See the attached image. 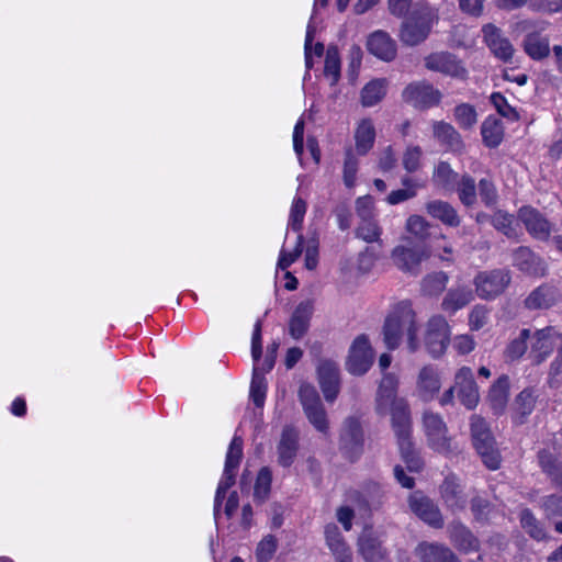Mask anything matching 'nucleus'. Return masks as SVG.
<instances>
[{
	"instance_id": "obj_59",
	"label": "nucleus",
	"mask_w": 562,
	"mask_h": 562,
	"mask_svg": "<svg viewBox=\"0 0 562 562\" xmlns=\"http://www.w3.org/2000/svg\"><path fill=\"white\" fill-rule=\"evenodd\" d=\"M423 149L419 145H408L402 156L403 168L408 173L418 171L422 167Z\"/></svg>"
},
{
	"instance_id": "obj_43",
	"label": "nucleus",
	"mask_w": 562,
	"mask_h": 562,
	"mask_svg": "<svg viewBox=\"0 0 562 562\" xmlns=\"http://www.w3.org/2000/svg\"><path fill=\"white\" fill-rule=\"evenodd\" d=\"M386 94V80L373 79L361 89L360 98L363 106L370 108L376 105Z\"/></svg>"
},
{
	"instance_id": "obj_11",
	"label": "nucleus",
	"mask_w": 562,
	"mask_h": 562,
	"mask_svg": "<svg viewBox=\"0 0 562 562\" xmlns=\"http://www.w3.org/2000/svg\"><path fill=\"white\" fill-rule=\"evenodd\" d=\"M450 341V328L446 318L441 315L432 316L427 323L425 346L434 358H439L446 352Z\"/></svg>"
},
{
	"instance_id": "obj_42",
	"label": "nucleus",
	"mask_w": 562,
	"mask_h": 562,
	"mask_svg": "<svg viewBox=\"0 0 562 562\" xmlns=\"http://www.w3.org/2000/svg\"><path fill=\"white\" fill-rule=\"evenodd\" d=\"M418 390L425 401H429L440 390V380L436 370L431 367H424L418 376Z\"/></svg>"
},
{
	"instance_id": "obj_53",
	"label": "nucleus",
	"mask_w": 562,
	"mask_h": 562,
	"mask_svg": "<svg viewBox=\"0 0 562 562\" xmlns=\"http://www.w3.org/2000/svg\"><path fill=\"white\" fill-rule=\"evenodd\" d=\"M267 382L259 366H255L252 370V379L250 383V397L257 407H262L266 400Z\"/></svg>"
},
{
	"instance_id": "obj_25",
	"label": "nucleus",
	"mask_w": 562,
	"mask_h": 562,
	"mask_svg": "<svg viewBox=\"0 0 562 562\" xmlns=\"http://www.w3.org/2000/svg\"><path fill=\"white\" fill-rule=\"evenodd\" d=\"M561 300V293L558 288L543 283L532 290L525 299L524 304L528 310H547Z\"/></svg>"
},
{
	"instance_id": "obj_7",
	"label": "nucleus",
	"mask_w": 562,
	"mask_h": 562,
	"mask_svg": "<svg viewBox=\"0 0 562 562\" xmlns=\"http://www.w3.org/2000/svg\"><path fill=\"white\" fill-rule=\"evenodd\" d=\"M517 218L524 224L527 233L541 243L548 241L554 231V225L546 215L531 205L519 207Z\"/></svg>"
},
{
	"instance_id": "obj_27",
	"label": "nucleus",
	"mask_w": 562,
	"mask_h": 562,
	"mask_svg": "<svg viewBox=\"0 0 562 562\" xmlns=\"http://www.w3.org/2000/svg\"><path fill=\"white\" fill-rule=\"evenodd\" d=\"M376 138V131L372 119H361L353 132L355 148L358 156H366L373 148Z\"/></svg>"
},
{
	"instance_id": "obj_47",
	"label": "nucleus",
	"mask_w": 562,
	"mask_h": 562,
	"mask_svg": "<svg viewBox=\"0 0 562 562\" xmlns=\"http://www.w3.org/2000/svg\"><path fill=\"white\" fill-rule=\"evenodd\" d=\"M402 460L411 472H419L424 462L415 449L412 438L396 441Z\"/></svg>"
},
{
	"instance_id": "obj_63",
	"label": "nucleus",
	"mask_w": 562,
	"mask_h": 562,
	"mask_svg": "<svg viewBox=\"0 0 562 562\" xmlns=\"http://www.w3.org/2000/svg\"><path fill=\"white\" fill-rule=\"evenodd\" d=\"M470 505L475 521L481 524L488 521L490 514L493 509V504L488 499L482 496H474Z\"/></svg>"
},
{
	"instance_id": "obj_3",
	"label": "nucleus",
	"mask_w": 562,
	"mask_h": 562,
	"mask_svg": "<svg viewBox=\"0 0 562 562\" xmlns=\"http://www.w3.org/2000/svg\"><path fill=\"white\" fill-rule=\"evenodd\" d=\"M470 432L474 449L490 470L501 467L502 457L488 423L480 415L470 418Z\"/></svg>"
},
{
	"instance_id": "obj_33",
	"label": "nucleus",
	"mask_w": 562,
	"mask_h": 562,
	"mask_svg": "<svg viewBox=\"0 0 562 562\" xmlns=\"http://www.w3.org/2000/svg\"><path fill=\"white\" fill-rule=\"evenodd\" d=\"M505 135L504 124L495 115H487L481 125L482 142L490 149L497 148Z\"/></svg>"
},
{
	"instance_id": "obj_55",
	"label": "nucleus",
	"mask_w": 562,
	"mask_h": 562,
	"mask_svg": "<svg viewBox=\"0 0 562 562\" xmlns=\"http://www.w3.org/2000/svg\"><path fill=\"white\" fill-rule=\"evenodd\" d=\"M490 102L496 112L509 122L520 121V114L516 108L512 106L502 92H493L490 95Z\"/></svg>"
},
{
	"instance_id": "obj_46",
	"label": "nucleus",
	"mask_w": 562,
	"mask_h": 562,
	"mask_svg": "<svg viewBox=\"0 0 562 562\" xmlns=\"http://www.w3.org/2000/svg\"><path fill=\"white\" fill-rule=\"evenodd\" d=\"M460 175L454 171L448 161H439L432 173L434 183L446 190L452 191Z\"/></svg>"
},
{
	"instance_id": "obj_5",
	"label": "nucleus",
	"mask_w": 562,
	"mask_h": 562,
	"mask_svg": "<svg viewBox=\"0 0 562 562\" xmlns=\"http://www.w3.org/2000/svg\"><path fill=\"white\" fill-rule=\"evenodd\" d=\"M442 93L426 79L409 82L402 91V101L417 111L424 112L441 104Z\"/></svg>"
},
{
	"instance_id": "obj_9",
	"label": "nucleus",
	"mask_w": 562,
	"mask_h": 562,
	"mask_svg": "<svg viewBox=\"0 0 562 562\" xmlns=\"http://www.w3.org/2000/svg\"><path fill=\"white\" fill-rule=\"evenodd\" d=\"M423 426L431 449L440 453L452 451L448 427L439 414L425 412L423 415Z\"/></svg>"
},
{
	"instance_id": "obj_56",
	"label": "nucleus",
	"mask_w": 562,
	"mask_h": 562,
	"mask_svg": "<svg viewBox=\"0 0 562 562\" xmlns=\"http://www.w3.org/2000/svg\"><path fill=\"white\" fill-rule=\"evenodd\" d=\"M453 116L462 130H471L477 122V113L474 105L465 102L456 105Z\"/></svg>"
},
{
	"instance_id": "obj_40",
	"label": "nucleus",
	"mask_w": 562,
	"mask_h": 562,
	"mask_svg": "<svg viewBox=\"0 0 562 562\" xmlns=\"http://www.w3.org/2000/svg\"><path fill=\"white\" fill-rule=\"evenodd\" d=\"M473 299V292L470 288L450 289L442 300L441 307L448 313H454L467 306Z\"/></svg>"
},
{
	"instance_id": "obj_50",
	"label": "nucleus",
	"mask_w": 562,
	"mask_h": 562,
	"mask_svg": "<svg viewBox=\"0 0 562 562\" xmlns=\"http://www.w3.org/2000/svg\"><path fill=\"white\" fill-rule=\"evenodd\" d=\"M448 276L445 272H434L423 278L420 291L425 296L439 295L447 285Z\"/></svg>"
},
{
	"instance_id": "obj_58",
	"label": "nucleus",
	"mask_w": 562,
	"mask_h": 562,
	"mask_svg": "<svg viewBox=\"0 0 562 562\" xmlns=\"http://www.w3.org/2000/svg\"><path fill=\"white\" fill-rule=\"evenodd\" d=\"M540 507L543 510L546 519L554 521L562 518V496L558 494L547 495L541 498Z\"/></svg>"
},
{
	"instance_id": "obj_24",
	"label": "nucleus",
	"mask_w": 562,
	"mask_h": 562,
	"mask_svg": "<svg viewBox=\"0 0 562 562\" xmlns=\"http://www.w3.org/2000/svg\"><path fill=\"white\" fill-rule=\"evenodd\" d=\"M391 409V425L396 441L412 438V417L406 401L394 402Z\"/></svg>"
},
{
	"instance_id": "obj_62",
	"label": "nucleus",
	"mask_w": 562,
	"mask_h": 562,
	"mask_svg": "<svg viewBox=\"0 0 562 562\" xmlns=\"http://www.w3.org/2000/svg\"><path fill=\"white\" fill-rule=\"evenodd\" d=\"M406 231L423 243L429 235V224L420 215H411L406 221Z\"/></svg>"
},
{
	"instance_id": "obj_2",
	"label": "nucleus",
	"mask_w": 562,
	"mask_h": 562,
	"mask_svg": "<svg viewBox=\"0 0 562 562\" xmlns=\"http://www.w3.org/2000/svg\"><path fill=\"white\" fill-rule=\"evenodd\" d=\"M416 333L417 326L412 304L408 301L400 302L384 322L383 339L386 347L391 350L396 349L401 344L403 335L406 334L408 348L414 352L418 348Z\"/></svg>"
},
{
	"instance_id": "obj_54",
	"label": "nucleus",
	"mask_w": 562,
	"mask_h": 562,
	"mask_svg": "<svg viewBox=\"0 0 562 562\" xmlns=\"http://www.w3.org/2000/svg\"><path fill=\"white\" fill-rule=\"evenodd\" d=\"M477 195L481 199L482 204L486 209H494L497 204L498 194L497 188L492 178H482L477 182L476 187Z\"/></svg>"
},
{
	"instance_id": "obj_10",
	"label": "nucleus",
	"mask_w": 562,
	"mask_h": 562,
	"mask_svg": "<svg viewBox=\"0 0 562 562\" xmlns=\"http://www.w3.org/2000/svg\"><path fill=\"white\" fill-rule=\"evenodd\" d=\"M425 68L457 79H467L468 70L461 59L450 52L430 53L424 58Z\"/></svg>"
},
{
	"instance_id": "obj_51",
	"label": "nucleus",
	"mask_w": 562,
	"mask_h": 562,
	"mask_svg": "<svg viewBox=\"0 0 562 562\" xmlns=\"http://www.w3.org/2000/svg\"><path fill=\"white\" fill-rule=\"evenodd\" d=\"M382 229L378 224L376 220L371 216H362L359 223L356 235L368 244H372L380 240Z\"/></svg>"
},
{
	"instance_id": "obj_44",
	"label": "nucleus",
	"mask_w": 562,
	"mask_h": 562,
	"mask_svg": "<svg viewBox=\"0 0 562 562\" xmlns=\"http://www.w3.org/2000/svg\"><path fill=\"white\" fill-rule=\"evenodd\" d=\"M477 295L484 300L497 296V279L495 270L481 271L474 278Z\"/></svg>"
},
{
	"instance_id": "obj_1",
	"label": "nucleus",
	"mask_w": 562,
	"mask_h": 562,
	"mask_svg": "<svg viewBox=\"0 0 562 562\" xmlns=\"http://www.w3.org/2000/svg\"><path fill=\"white\" fill-rule=\"evenodd\" d=\"M389 12L398 19L404 18L400 40L407 46H416L429 36L439 20L438 10L427 1L387 0Z\"/></svg>"
},
{
	"instance_id": "obj_12",
	"label": "nucleus",
	"mask_w": 562,
	"mask_h": 562,
	"mask_svg": "<svg viewBox=\"0 0 562 562\" xmlns=\"http://www.w3.org/2000/svg\"><path fill=\"white\" fill-rule=\"evenodd\" d=\"M374 352L370 346L367 335H359L352 342L348 360L347 370L353 375L364 374L373 363Z\"/></svg>"
},
{
	"instance_id": "obj_29",
	"label": "nucleus",
	"mask_w": 562,
	"mask_h": 562,
	"mask_svg": "<svg viewBox=\"0 0 562 562\" xmlns=\"http://www.w3.org/2000/svg\"><path fill=\"white\" fill-rule=\"evenodd\" d=\"M416 555L422 562H462L449 547L436 542L419 543Z\"/></svg>"
},
{
	"instance_id": "obj_19",
	"label": "nucleus",
	"mask_w": 562,
	"mask_h": 562,
	"mask_svg": "<svg viewBox=\"0 0 562 562\" xmlns=\"http://www.w3.org/2000/svg\"><path fill=\"white\" fill-rule=\"evenodd\" d=\"M368 52L384 61H392L397 55L395 41L385 31H374L367 40Z\"/></svg>"
},
{
	"instance_id": "obj_8",
	"label": "nucleus",
	"mask_w": 562,
	"mask_h": 562,
	"mask_svg": "<svg viewBox=\"0 0 562 562\" xmlns=\"http://www.w3.org/2000/svg\"><path fill=\"white\" fill-rule=\"evenodd\" d=\"M481 32L483 43L496 59L504 64L513 63L516 49L501 27L494 23H486L482 26Z\"/></svg>"
},
{
	"instance_id": "obj_45",
	"label": "nucleus",
	"mask_w": 562,
	"mask_h": 562,
	"mask_svg": "<svg viewBox=\"0 0 562 562\" xmlns=\"http://www.w3.org/2000/svg\"><path fill=\"white\" fill-rule=\"evenodd\" d=\"M341 59L338 46L329 44L325 53L324 76L330 80V85L335 86L340 79Z\"/></svg>"
},
{
	"instance_id": "obj_22",
	"label": "nucleus",
	"mask_w": 562,
	"mask_h": 562,
	"mask_svg": "<svg viewBox=\"0 0 562 562\" xmlns=\"http://www.w3.org/2000/svg\"><path fill=\"white\" fill-rule=\"evenodd\" d=\"M439 488L441 498L449 510L456 514L465 509L467 496L456 476H447Z\"/></svg>"
},
{
	"instance_id": "obj_13",
	"label": "nucleus",
	"mask_w": 562,
	"mask_h": 562,
	"mask_svg": "<svg viewBox=\"0 0 562 562\" xmlns=\"http://www.w3.org/2000/svg\"><path fill=\"white\" fill-rule=\"evenodd\" d=\"M317 380L327 402H334L340 390L338 363L331 359H321L316 366Z\"/></svg>"
},
{
	"instance_id": "obj_30",
	"label": "nucleus",
	"mask_w": 562,
	"mask_h": 562,
	"mask_svg": "<svg viewBox=\"0 0 562 562\" xmlns=\"http://www.w3.org/2000/svg\"><path fill=\"white\" fill-rule=\"evenodd\" d=\"M313 311L312 300L303 301L295 307L289 323V333L294 339H300L307 333Z\"/></svg>"
},
{
	"instance_id": "obj_39",
	"label": "nucleus",
	"mask_w": 562,
	"mask_h": 562,
	"mask_svg": "<svg viewBox=\"0 0 562 562\" xmlns=\"http://www.w3.org/2000/svg\"><path fill=\"white\" fill-rule=\"evenodd\" d=\"M476 182L474 177L464 172L460 175L452 191L457 192L460 203L465 207H471L477 202Z\"/></svg>"
},
{
	"instance_id": "obj_57",
	"label": "nucleus",
	"mask_w": 562,
	"mask_h": 562,
	"mask_svg": "<svg viewBox=\"0 0 562 562\" xmlns=\"http://www.w3.org/2000/svg\"><path fill=\"white\" fill-rule=\"evenodd\" d=\"M272 482V473L269 468L265 467L260 469L254 491V498L258 503H263L270 493Z\"/></svg>"
},
{
	"instance_id": "obj_31",
	"label": "nucleus",
	"mask_w": 562,
	"mask_h": 562,
	"mask_svg": "<svg viewBox=\"0 0 562 562\" xmlns=\"http://www.w3.org/2000/svg\"><path fill=\"white\" fill-rule=\"evenodd\" d=\"M538 464L541 471L555 486L562 487V458L548 449H541L537 453Z\"/></svg>"
},
{
	"instance_id": "obj_28",
	"label": "nucleus",
	"mask_w": 562,
	"mask_h": 562,
	"mask_svg": "<svg viewBox=\"0 0 562 562\" xmlns=\"http://www.w3.org/2000/svg\"><path fill=\"white\" fill-rule=\"evenodd\" d=\"M431 127L434 137L447 150L458 153L464 148L462 137L452 124L445 121H434Z\"/></svg>"
},
{
	"instance_id": "obj_14",
	"label": "nucleus",
	"mask_w": 562,
	"mask_h": 562,
	"mask_svg": "<svg viewBox=\"0 0 562 562\" xmlns=\"http://www.w3.org/2000/svg\"><path fill=\"white\" fill-rule=\"evenodd\" d=\"M454 387L458 398L469 409L474 408L480 401L479 386L471 368L461 367L454 375Z\"/></svg>"
},
{
	"instance_id": "obj_48",
	"label": "nucleus",
	"mask_w": 562,
	"mask_h": 562,
	"mask_svg": "<svg viewBox=\"0 0 562 562\" xmlns=\"http://www.w3.org/2000/svg\"><path fill=\"white\" fill-rule=\"evenodd\" d=\"M538 395L532 387L524 389L515 398V408L519 415V424L525 423V418L529 416L536 407Z\"/></svg>"
},
{
	"instance_id": "obj_16",
	"label": "nucleus",
	"mask_w": 562,
	"mask_h": 562,
	"mask_svg": "<svg viewBox=\"0 0 562 562\" xmlns=\"http://www.w3.org/2000/svg\"><path fill=\"white\" fill-rule=\"evenodd\" d=\"M299 450V430L291 425L284 426L280 435V440L277 445L278 463L282 468H290L294 463Z\"/></svg>"
},
{
	"instance_id": "obj_21",
	"label": "nucleus",
	"mask_w": 562,
	"mask_h": 562,
	"mask_svg": "<svg viewBox=\"0 0 562 562\" xmlns=\"http://www.w3.org/2000/svg\"><path fill=\"white\" fill-rule=\"evenodd\" d=\"M514 266L527 276L540 278L547 273L546 261L531 248H517L513 255Z\"/></svg>"
},
{
	"instance_id": "obj_4",
	"label": "nucleus",
	"mask_w": 562,
	"mask_h": 562,
	"mask_svg": "<svg viewBox=\"0 0 562 562\" xmlns=\"http://www.w3.org/2000/svg\"><path fill=\"white\" fill-rule=\"evenodd\" d=\"M525 33L521 47L525 54L535 61H541L550 55V40L544 33L546 22L525 20L518 24Z\"/></svg>"
},
{
	"instance_id": "obj_18",
	"label": "nucleus",
	"mask_w": 562,
	"mask_h": 562,
	"mask_svg": "<svg viewBox=\"0 0 562 562\" xmlns=\"http://www.w3.org/2000/svg\"><path fill=\"white\" fill-rule=\"evenodd\" d=\"M241 458L243 439L241 437L235 436L228 447L223 476L217 486L221 491L227 492L228 488L235 484L236 471L239 467Z\"/></svg>"
},
{
	"instance_id": "obj_34",
	"label": "nucleus",
	"mask_w": 562,
	"mask_h": 562,
	"mask_svg": "<svg viewBox=\"0 0 562 562\" xmlns=\"http://www.w3.org/2000/svg\"><path fill=\"white\" fill-rule=\"evenodd\" d=\"M325 537L327 546L335 555L336 562H352L350 548L345 542L336 525L329 524L325 527Z\"/></svg>"
},
{
	"instance_id": "obj_32",
	"label": "nucleus",
	"mask_w": 562,
	"mask_h": 562,
	"mask_svg": "<svg viewBox=\"0 0 562 562\" xmlns=\"http://www.w3.org/2000/svg\"><path fill=\"white\" fill-rule=\"evenodd\" d=\"M359 505L368 512L380 510L385 502V491L376 482H367L358 496Z\"/></svg>"
},
{
	"instance_id": "obj_23",
	"label": "nucleus",
	"mask_w": 562,
	"mask_h": 562,
	"mask_svg": "<svg viewBox=\"0 0 562 562\" xmlns=\"http://www.w3.org/2000/svg\"><path fill=\"white\" fill-rule=\"evenodd\" d=\"M409 507L422 520L434 528L443 527V518L438 506L426 496H411Z\"/></svg>"
},
{
	"instance_id": "obj_17",
	"label": "nucleus",
	"mask_w": 562,
	"mask_h": 562,
	"mask_svg": "<svg viewBox=\"0 0 562 562\" xmlns=\"http://www.w3.org/2000/svg\"><path fill=\"white\" fill-rule=\"evenodd\" d=\"M426 248H393L391 259L402 271L417 274L420 263L429 258Z\"/></svg>"
},
{
	"instance_id": "obj_35",
	"label": "nucleus",
	"mask_w": 562,
	"mask_h": 562,
	"mask_svg": "<svg viewBox=\"0 0 562 562\" xmlns=\"http://www.w3.org/2000/svg\"><path fill=\"white\" fill-rule=\"evenodd\" d=\"M426 210L431 217L439 220L447 226L458 227L461 223L460 216L456 207L447 201H430L427 203Z\"/></svg>"
},
{
	"instance_id": "obj_60",
	"label": "nucleus",
	"mask_w": 562,
	"mask_h": 562,
	"mask_svg": "<svg viewBox=\"0 0 562 562\" xmlns=\"http://www.w3.org/2000/svg\"><path fill=\"white\" fill-rule=\"evenodd\" d=\"M530 329H522L519 336L513 339L505 350V356L509 360L519 359L527 350V340L530 338Z\"/></svg>"
},
{
	"instance_id": "obj_49",
	"label": "nucleus",
	"mask_w": 562,
	"mask_h": 562,
	"mask_svg": "<svg viewBox=\"0 0 562 562\" xmlns=\"http://www.w3.org/2000/svg\"><path fill=\"white\" fill-rule=\"evenodd\" d=\"M491 224L508 238L518 237V224L514 215L497 211L492 215Z\"/></svg>"
},
{
	"instance_id": "obj_36",
	"label": "nucleus",
	"mask_w": 562,
	"mask_h": 562,
	"mask_svg": "<svg viewBox=\"0 0 562 562\" xmlns=\"http://www.w3.org/2000/svg\"><path fill=\"white\" fill-rule=\"evenodd\" d=\"M509 378L506 374L501 375L488 391V401L494 414L499 415L504 412L509 396Z\"/></svg>"
},
{
	"instance_id": "obj_26",
	"label": "nucleus",
	"mask_w": 562,
	"mask_h": 562,
	"mask_svg": "<svg viewBox=\"0 0 562 562\" xmlns=\"http://www.w3.org/2000/svg\"><path fill=\"white\" fill-rule=\"evenodd\" d=\"M448 532L453 546L463 553L479 551L480 541L473 532L460 520H453L448 526Z\"/></svg>"
},
{
	"instance_id": "obj_20",
	"label": "nucleus",
	"mask_w": 562,
	"mask_h": 562,
	"mask_svg": "<svg viewBox=\"0 0 562 562\" xmlns=\"http://www.w3.org/2000/svg\"><path fill=\"white\" fill-rule=\"evenodd\" d=\"M558 337H561V334L552 326L535 331L531 355L536 364H540L552 353Z\"/></svg>"
},
{
	"instance_id": "obj_15",
	"label": "nucleus",
	"mask_w": 562,
	"mask_h": 562,
	"mask_svg": "<svg viewBox=\"0 0 562 562\" xmlns=\"http://www.w3.org/2000/svg\"><path fill=\"white\" fill-rule=\"evenodd\" d=\"M359 552L366 562H387V550L380 535L372 527H366L358 539Z\"/></svg>"
},
{
	"instance_id": "obj_38",
	"label": "nucleus",
	"mask_w": 562,
	"mask_h": 562,
	"mask_svg": "<svg viewBox=\"0 0 562 562\" xmlns=\"http://www.w3.org/2000/svg\"><path fill=\"white\" fill-rule=\"evenodd\" d=\"M519 522L524 531L536 541H547L550 536L544 524L539 520L529 508H524L519 513Z\"/></svg>"
},
{
	"instance_id": "obj_41",
	"label": "nucleus",
	"mask_w": 562,
	"mask_h": 562,
	"mask_svg": "<svg viewBox=\"0 0 562 562\" xmlns=\"http://www.w3.org/2000/svg\"><path fill=\"white\" fill-rule=\"evenodd\" d=\"M307 204L301 196H295L292 201L290 215L288 221V229L297 234V240L295 246H304L303 236L300 234L304 217L306 214Z\"/></svg>"
},
{
	"instance_id": "obj_52",
	"label": "nucleus",
	"mask_w": 562,
	"mask_h": 562,
	"mask_svg": "<svg viewBox=\"0 0 562 562\" xmlns=\"http://www.w3.org/2000/svg\"><path fill=\"white\" fill-rule=\"evenodd\" d=\"M342 179L347 188H352L356 183V178L359 169V160L357 153L351 146L345 148Z\"/></svg>"
},
{
	"instance_id": "obj_64",
	"label": "nucleus",
	"mask_w": 562,
	"mask_h": 562,
	"mask_svg": "<svg viewBox=\"0 0 562 562\" xmlns=\"http://www.w3.org/2000/svg\"><path fill=\"white\" fill-rule=\"evenodd\" d=\"M277 550V539L272 535L266 536L257 546L256 558L258 562H269Z\"/></svg>"
},
{
	"instance_id": "obj_37",
	"label": "nucleus",
	"mask_w": 562,
	"mask_h": 562,
	"mask_svg": "<svg viewBox=\"0 0 562 562\" xmlns=\"http://www.w3.org/2000/svg\"><path fill=\"white\" fill-rule=\"evenodd\" d=\"M397 378L392 373H386L382 378L376 396V406L380 413H383L389 406L391 407L394 402L402 398H396Z\"/></svg>"
},
{
	"instance_id": "obj_61",
	"label": "nucleus",
	"mask_w": 562,
	"mask_h": 562,
	"mask_svg": "<svg viewBox=\"0 0 562 562\" xmlns=\"http://www.w3.org/2000/svg\"><path fill=\"white\" fill-rule=\"evenodd\" d=\"M304 413L308 419V422L321 432H327L328 430V420L326 411L322 403L311 406L304 409Z\"/></svg>"
},
{
	"instance_id": "obj_6",
	"label": "nucleus",
	"mask_w": 562,
	"mask_h": 562,
	"mask_svg": "<svg viewBox=\"0 0 562 562\" xmlns=\"http://www.w3.org/2000/svg\"><path fill=\"white\" fill-rule=\"evenodd\" d=\"M363 430L361 423L356 417L345 419L339 438V450L346 459L353 462L363 450Z\"/></svg>"
}]
</instances>
